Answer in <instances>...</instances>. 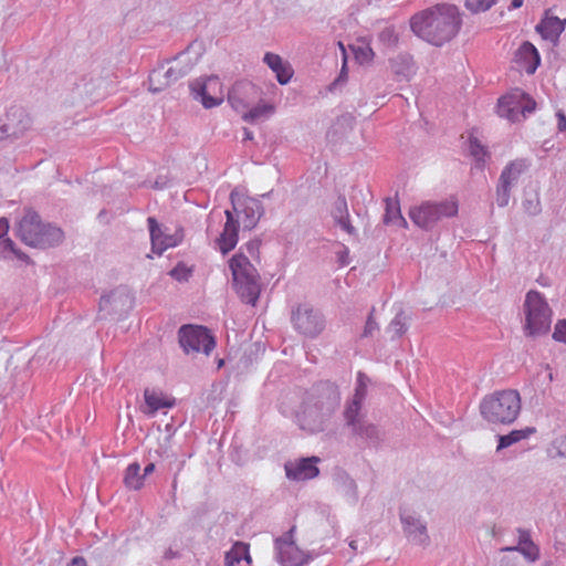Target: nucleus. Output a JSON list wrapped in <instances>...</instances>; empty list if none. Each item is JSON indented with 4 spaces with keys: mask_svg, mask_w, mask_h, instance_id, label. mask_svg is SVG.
<instances>
[{
    "mask_svg": "<svg viewBox=\"0 0 566 566\" xmlns=\"http://www.w3.org/2000/svg\"><path fill=\"white\" fill-rule=\"evenodd\" d=\"M462 25L461 13L454 4H437L416 13L410 20L412 32L423 41L441 46L450 42Z\"/></svg>",
    "mask_w": 566,
    "mask_h": 566,
    "instance_id": "nucleus-1",
    "label": "nucleus"
},
{
    "mask_svg": "<svg viewBox=\"0 0 566 566\" xmlns=\"http://www.w3.org/2000/svg\"><path fill=\"white\" fill-rule=\"evenodd\" d=\"M338 387L331 381H319L305 394L301 411L296 415L300 428L308 433L324 431L327 421L339 407Z\"/></svg>",
    "mask_w": 566,
    "mask_h": 566,
    "instance_id": "nucleus-2",
    "label": "nucleus"
},
{
    "mask_svg": "<svg viewBox=\"0 0 566 566\" xmlns=\"http://www.w3.org/2000/svg\"><path fill=\"white\" fill-rule=\"evenodd\" d=\"M232 210L224 211L227 221L219 238L216 240L222 254L229 253L238 243L239 223L243 229H253L264 214V207L260 199L245 196L238 190L230 193Z\"/></svg>",
    "mask_w": 566,
    "mask_h": 566,
    "instance_id": "nucleus-3",
    "label": "nucleus"
},
{
    "mask_svg": "<svg viewBox=\"0 0 566 566\" xmlns=\"http://www.w3.org/2000/svg\"><path fill=\"white\" fill-rule=\"evenodd\" d=\"M521 397L517 390L506 389L485 396L480 402V413L494 424H511L521 412Z\"/></svg>",
    "mask_w": 566,
    "mask_h": 566,
    "instance_id": "nucleus-4",
    "label": "nucleus"
},
{
    "mask_svg": "<svg viewBox=\"0 0 566 566\" xmlns=\"http://www.w3.org/2000/svg\"><path fill=\"white\" fill-rule=\"evenodd\" d=\"M17 234L27 245L40 249L57 245L64 238L60 228L43 223L38 212L31 209L19 221Z\"/></svg>",
    "mask_w": 566,
    "mask_h": 566,
    "instance_id": "nucleus-5",
    "label": "nucleus"
},
{
    "mask_svg": "<svg viewBox=\"0 0 566 566\" xmlns=\"http://www.w3.org/2000/svg\"><path fill=\"white\" fill-rule=\"evenodd\" d=\"M233 285L241 300L255 305L261 293L260 275L247 255L238 253L229 261Z\"/></svg>",
    "mask_w": 566,
    "mask_h": 566,
    "instance_id": "nucleus-6",
    "label": "nucleus"
},
{
    "mask_svg": "<svg viewBox=\"0 0 566 566\" xmlns=\"http://www.w3.org/2000/svg\"><path fill=\"white\" fill-rule=\"evenodd\" d=\"M523 311L526 335L537 336L548 332L552 323V310L541 292L531 290L526 293Z\"/></svg>",
    "mask_w": 566,
    "mask_h": 566,
    "instance_id": "nucleus-7",
    "label": "nucleus"
},
{
    "mask_svg": "<svg viewBox=\"0 0 566 566\" xmlns=\"http://www.w3.org/2000/svg\"><path fill=\"white\" fill-rule=\"evenodd\" d=\"M458 209V202L453 199L424 201L409 210V218L417 227L431 230L443 218L457 216Z\"/></svg>",
    "mask_w": 566,
    "mask_h": 566,
    "instance_id": "nucleus-8",
    "label": "nucleus"
},
{
    "mask_svg": "<svg viewBox=\"0 0 566 566\" xmlns=\"http://www.w3.org/2000/svg\"><path fill=\"white\" fill-rule=\"evenodd\" d=\"M31 126L32 118L29 113L22 106L12 105L0 117V142L13 143L22 138Z\"/></svg>",
    "mask_w": 566,
    "mask_h": 566,
    "instance_id": "nucleus-9",
    "label": "nucleus"
},
{
    "mask_svg": "<svg viewBox=\"0 0 566 566\" xmlns=\"http://www.w3.org/2000/svg\"><path fill=\"white\" fill-rule=\"evenodd\" d=\"M179 344L185 353H203L209 355L216 347V338L207 327L184 325L178 332Z\"/></svg>",
    "mask_w": 566,
    "mask_h": 566,
    "instance_id": "nucleus-10",
    "label": "nucleus"
},
{
    "mask_svg": "<svg viewBox=\"0 0 566 566\" xmlns=\"http://www.w3.org/2000/svg\"><path fill=\"white\" fill-rule=\"evenodd\" d=\"M291 322L294 329L310 338L318 336L325 328L322 312L310 304H300L292 312Z\"/></svg>",
    "mask_w": 566,
    "mask_h": 566,
    "instance_id": "nucleus-11",
    "label": "nucleus"
},
{
    "mask_svg": "<svg viewBox=\"0 0 566 566\" xmlns=\"http://www.w3.org/2000/svg\"><path fill=\"white\" fill-rule=\"evenodd\" d=\"M535 106L536 103L534 99L524 92L515 90L499 99L497 114L499 116L514 123L533 113Z\"/></svg>",
    "mask_w": 566,
    "mask_h": 566,
    "instance_id": "nucleus-12",
    "label": "nucleus"
},
{
    "mask_svg": "<svg viewBox=\"0 0 566 566\" xmlns=\"http://www.w3.org/2000/svg\"><path fill=\"white\" fill-rule=\"evenodd\" d=\"M193 99L200 102L205 108L219 106L223 102L221 83L218 76L196 80L189 85Z\"/></svg>",
    "mask_w": 566,
    "mask_h": 566,
    "instance_id": "nucleus-13",
    "label": "nucleus"
},
{
    "mask_svg": "<svg viewBox=\"0 0 566 566\" xmlns=\"http://www.w3.org/2000/svg\"><path fill=\"white\" fill-rule=\"evenodd\" d=\"M133 304L134 298L130 292L126 287L120 286L101 297L99 312L104 313V317L107 315L123 317L133 308Z\"/></svg>",
    "mask_w": 566,
    "mask_h": 566,
    "instance_id": "nucleus-14",
    "label": "nucleus"
},
{
    "mask_svg": "<svg viewBox=\"0 0 566 566\" xmlns=\"http://www.w3.org/2000/svg\"><path fill=\"white\" fill-rule=\"evenodd\" d=\"M402 531L407 539L418 546L426 547L430 543L427 522L415 512L400 510L399 512Z\"/></svg>",
    "mask_w": 566,
    "mask_h": 566,
    "instance_id": "nucleus-15",
    "label": "nucleus"
},
{
    "mask_svg": "<svg viewBox=\"0 0 566 566\" xmlns=\"http://www.w3.org/2000/svg\"><path fill=\"white\" fill-rule=\"evenodd\" d=\"M189 71L190 66H180L179 63L167 67L160 65L155 69L148 77L149 91L153 93L161 92L165 87L186 76Z\"/></svg>",
    "mask_w": 566,
    "mask_h": 566,
    "instance_id": "nucleus-16",
    "label": "nucleus"
},
{
    "mask_svg": "<svg viewBox=\"0 0 566 566\" xmlns=\"http://www.w3.org/2000/svg\"><path fill=\"white\" fill-rule=\"evenodd\" d=\"M292 532L293 530L276 538L274 542L276 560L282 566H302L304 562L301 551L292 541Z\"/></svg>",
    "mask_w": 566,
    "mask_h": 566,
    "instance_id": "nucleus-17",
    "label": "nucleus"
},
{
    "mask_svg": "<svg viewBox=\"0 0 566 566\" xmlns=\"http://www.w3.org/2000/svg\"><path fill=\"white\" fill-rule=\"evenodd\" d=\"M319 461L318 457L289 461L284 464L285 475L289 480L297 482L314 479L319 474V469L316 467Z\"/></svg>",
    "mask_w": 566,
    "mask_h": 566,
    "instance_id": "nucleus-18",
    "label": "nucleus"
},
{
    "mask_svg": "<svg viewBox=\"0 0 566 566\" xmlns=\"http://www.w3.org/2000/svg\"><path fill=\"white\" fill-rule=\"evenodd\" d=\"M515 62L527 74H534L541 63L537 49L528 41L522 43L515 53Z\"/></svg>",
    "mask_w": 566,
    "mask_h": 566,
    "instance_id": "nucleus-19",
    "label": "nucleus"
},
{
    "mask_svg": "<svg viewBox=\"0 0 566 566\" xmlns=\"http://www.w3.org/2000/svg\"><path fill=\"white\" fill-rule=\"evenodd\" d=\"M9 231V222L6 218H0V239L7 235ZM0 256L4 260L17 258L18 260L29 263L30 258L15 247V243L6 238L0 240Z\"/></svg>",
    "mask_w": 566,
    "mask_h": 566,
    "instance_id": "nucleus-20",
    "label": "nucleus"
},
{
    "mask_svg": "<svg viewBox=\"0 0 566 566\" xmlns=\"http://www.w3.org/2000/svg\"><path fill=\"white\" fill-rule=\"evenodd\" d=\"M263 62L275 73V77L281 85L291 81L294 71L280 55L268 52L264 54Z\"/></svg>",
    "mask_w": 566,
    "mask_h": 566,
    "instance_id": "nucleus-21",
    "label": "nucleus"
},
{
    "mask_svg": "<svg viewBox=\"0 0 566 566\" xmlns=\"http://www.w3.org/2000/svg\"><path fill=\"white\" fill-rule=\"evenodd\" d=\"M334 483L337 491L346 497V500L356 504L358 501V486L356 481L346 472L338 471L334 475Z\"/></svg>",
    "mask_w": 566,
    "mask_h": 566,
    "instance_id": "nucleus-22",
    "label": "nucleus"
},
{
    "mask_svg": "<svg viewBox=\"0 0 566 566\" xmlns=\"http://www.w3.org/2000/svg\"><path fill=\"white\" fill-rule=\"evenodd\" d=\"M566 20L557 17H545L537 25L536 31L543 39L555 43L565 29Z\"/></svg>",
    "mask_w": 566,
    "mask_h": 566,
    "instance_id": "nucleus-23",
    "label": "nucleus"
},
{
    "mask_svg": "<svg viewBox=\"0 0 566 566\" xmlns=\"http://www.w3.org/2000/svg\"><path fill=\"white\" fill-rule=\"evenodd\" d=\"M144 399L146 408L143 411L149 417H154L163 408H171L175 405L174 399L166 398L163 392L148 388L144 391Z\"/></svg>",
    "mask_w": 566,
    "mask_h": 566,
    "instance_id": "nucleus-24",
    "label": "nucleus"
},
{
    "mask_svg": "<svg viewBox=\"0 0 566 566\" xmlns=\"http://www.w3.org/2000/svg\"><path fill=\"white\" fill-rule=\"evenodd\" d=\"M150 241H151V250L156 254H163L168 248L176 247L178 244V240L174 235H165L164 240L160 241L158 239V234L156 231H159V223L156 218L148 217L147 219Z\"/></svg>",
    "mask_w": 566,
    "mask_h": 566,
    "instance_id": "nucleus-25",
    "label": "nucleus"
},
{
    "mask_svg": "<svg viewBox=\"0 0 566 566\" xmlns=\"http://www.w3.org/2000/svg\"><path fill=\"white\" fill-rule=\"evenodd\" d=\"M241 560L251 565L252 558L250 555V545L248 543L237 541L233 543L231 549L224 555V566H235Z\"/></svg>",
    "mask_w": 566,
    "mask_h": 566,
    "instance_id": "nucleus-26",
    "label": "nucleus"
},
{
    "mask_svg": "<svg viewBox=\"0 0 566 566\" xmlns=\"http://www.w3.org/2000/svg\"><path fill=\"white\" fill-rule=\"evenodd\" d=\"M352 431L354 434L364 439L370 446H378L382 440V433L380 429L376 424L368 423L365 420L355 424L352 428Z\"/></svg>",
    "mask_w": 566,
    "mask_h": 566,
    "instance_id": "nucleus-27",
    "label": "nucleus"
},
{
    "mask_svg": "<svg viewBox=\"0 0 566 566\" xmlns=\"http://www.w3.org/2000/svg\"><path fill=\"white\" fill-rule=\"evenodd\" d=\"M526 168L527 165L524 159L513 160L503 168L499 181L504 182L513 188Z\"/></svg>",
    "mask_w": 566,
    "mask_h": 566,
    "instance_id": "nucleus-28",
    "label": "nucleus"
},
{
    "mask_svg": "<svg viewBox=\"0 0 566 566\" xmlns=\"http://www.w3.org/2000/svg\"><path fill=\"white\" fill-rule=\"evenodd\" d=\"M535 431L536 430L534 427H526L524 429L512 430L507 434L497 436L496 451L499 452L503 449L513 446L514 443H517L522 440L530 438Z\"/></svg>",
    "mask_w": 566,
    "mask_h": 566,
    "instance_id": "nucleus-29",
    "label": "nucleus"
},
{
    "mask_svg": "<svg viewBox=\"0 0 566 566\" xmlns=\"http://www.w3.org/2000/svg\"><path fill=\"white\" fill-rule=\"evenodd\" d=\"M145 478L140 473V465L137 462L130 463L124 474V483L130 490H139L144 485Z\"/></svg>",
    "mask_w": 566,
    "mask_h": 566,
    "instance_id": "nucleus-30",
    "label": "nucleus"
},
{
    "mask_svg": "<svg viewBox=\"0 0 566 566\" xmlns=\"http://www.w3.org/2000/svg\"><path fill=\"white\" fill-rule=\"evenodd\" d=\"M410 317L399 308L387 327V333L391 334V338L402 336L408 329Z\"/></svg>",
    "mask_w": 566,
    "mask_h": 566,
    "instance_id": "nucleus-31",
    "label": "nucleus"
},
{
    "mask_svg": "<svg viewBox=\"0 0 566 566\" xmlns=\"http://www.w3.org/2000/svg\"><path fill=\"white\" fill-rule=\"evenodd\" d=\"M384 223L407 226L406 219L402 217L398 201L390 198L386 199V211L384 214Z\"/></svg>",
    "mask_w": 566,
    "mask_h": 566,
    "instance_id": "nucleus-32",
    "label": "nucleus"
},
{
    "mask_svg": "<svg viewBox=\"0 0 566 566\" xmlns=\"http://www.w3.org/2000/svg\"><path fill=\"white\" fill-rule=\"evenodd\" d=\"M394 73L401 78H409L413 73L412 59L409 55H398L391 61Z\"/></svg>",
    "mask_w": 566,
    "mask_h": 566,
    "instance_id": "nucleus-33",
    "label": "nucleus"
},
{
    "mask_svg": "<svg viewBox=\"0 0 566 566\" xmlns=\"http://www.w3.org/2000/svg\"><path fill=\"white\" fill-rule=\"evenodd\" d=\"M469 151L475 160V167L483 169L485 160L489 157L488 149L479 142L478 138L471 137L469 140Z\"/></svg>",
    "mask_w": 566,
    "mask_h": 566,
    "instance_id": "nucleus-34",
    "label": "nucleus"
},
{
    "mask_svg": "<svg viewBox=\"0 0 566 566\" xmlns=\"http://www.w3.org/2000/svg\"><path fill=\"white\" fill-rule=\"evenodd\" d=\"M363 401L350 399L345 407L344 410V418L346 421V424L350 428H353L355 424L363 421L360 418V410H361Z\"/></svg>",
    "mask_w": 566,
    "mask_h": 566,
    "instance_id": "nucleus-35",
    "label": "nucleus"
},
{
    "mask_svg": "<svg viewBox=\"0 0 566 566\" xmlns=\"http://www.w3.org/2000/svg\"><path fill=\"white\" fill-rule=\"evenodd\" d=\"M378 41L386 49H394L397 46L399 41V33L396 28L391 24H386L378 32Z\"/></svg>",
    "mask_w": 566,
    "mask_h": 566,
    "instance_id": "nucleus-36",
    "label": "nucleus"
},
{
    "mask_svg": "<svg viewBox=\"0 0 566 566\" xmlns=\"http://www.w3.org/2000/svg\"><path fill=\"white\" fill-rule=\"evenodd\" d=\"M350 50L359 64L368 63L374 57V51L368 43H357L350 46Z\"/></svg>",
    "mask_w": 566,
    "mask_h": 566,
    "instance_id": "nucleus-37",
    "label": "nucleus"
},
{
    "mask_svg": "<svg viewBox=\"0 0 566 566\" xmlns=\"http://www.w3.org/2000/svg\"><path fill=\"white\" fill-rule=\"evenodd\" d=\"M274 111L273 106L272 105H269V104H259L254 107H252L245 115H244V119L245 120H251V122H254V120H258L260 118H263V117H268L270 114H272Z\"/></svg>",
    "mask_w": 566,
    "mask_h": 566,
    "instance_id": "nucleus-38",
    "label": "nucleus"
},
{
    "mask_svg": "<svg viewBox=\"0 0 566 566\" xmlns=\"http://www.w3.org/2000/svg\"><path fill=\"white\" fill-rule=\"evenodd\" d=\"M504 551H517L531 562H535L539 558V548L534 543L521 547H506Z\"/></svg>",
    "mask_w": 566,
    "mask_h": 566,
    "instance_id": "nucleus-39",
    "label": "nucleus"
},
{
    "mask_svg": "<svg viewBox=\"0 0 566 566\" xmlns=\"http://www.w3.org/2000/svg\"><path fill=\"white\" fill-rule=\"evenodd\" d=\"M512 187L504 182L497 181L496 185V203L499 207L504 208L509 205L511 198Z\"/></svg>",
    "mask_w": 566,
    "mask_h": 566,
    "instance_id": "nucleus-40",
    "label": "nucleus"
},
{
    "mask_svg": "<svg viewBox=\"0 0 566 566\" xmlns=\"http://www.w3.org/2000/svg\"><path fill=\"white\" fill-rule=\"evenodd\" d=\"M495 0H465V7L472 13H480L488 11Z\"/></svg>",
    "mask_w": 566,
    "mask_h": 566,
    "instance_id": "nucleus-41",
    "label": "nucleus"
},
{
    "mask_svg": "<svg viewBox=\"0 0 566 566\" xmlns=\"http://www.w3.org/2000/svg\"><path fill=\"white\" fill-rule=\"evenodd\" d=\"M348 214L349 213H348L346 198L344 196H339L333 205V209H332L333 219H334V221H336L340 218H345Z\"/></svg>",
    "mask_w": 566,
    "mask_h": 566,
    "instance_id": "nucleus-42",
    "label": "nucleus"
},
{
    "mask_svg": "<svg viewBox=\"0 0 566 566\" xmlns=\"http://www.w3.org/2000/svg\"><path fill=\"white\" fill-rule=\"evenodd\" d=\"M347 81V69H346V59H344L343 67L340 70L339 75L329 84L328 90L334 92L342 87Z\"/></svg>",
    "mask_w": 566,
    "mask_h": 566,
    "instance_id": "nucleus-43",
    "label": "nucleus"
},
{
    "mask_svg": "<svg viewBox=\"0 0 566 566\" xmlns=\"http://www.w3.org/2000/svg\"><path fill=\"white\" fill-rule=\"evenodd\" d=\"M553 338L556 342L566 344V319H559L555 324Z\"/></svg>",
    "mask_w": 566,
    "mask_h": 566,
    "instance_id": "nucleus-44",
    "label": "nucleus"
},
{
    "mask_svg": "<svg viewBox=\"0 0 566 566\" xmlns=\"http://www.w3.org/2000/svg\"><path fill=\"white\" fill-rule=\"evenodd\" d=\"M170 275L179 282L187 281L190 276V270L182 264H178L170 271Z\"/></svg>",
    "mask_w": 566,
    "mask_h": 566,
    "instance_id": "nucleus-45",
    "label": "nucleus"
},
{
    "mask_svg": "<svg viewBox=\"0 0 566 566\" xmlns=\"http://www.w3.org/2000/svg\"><path fill=\"white\" fill-rule=\"evenodd\" d=\"M374 311L375 310L373 308L370 314L367 317L361 337H370L374 334V332L378 329V324L374 319Z\"/></svg>",
    "mask_w": 566,
    "mask_h": 566,
    "instance_id": "nucleus-46",
    "label": "nucleus"
},
{
    "mask_svg": "<svg viewBox=\"0 0 566 566\" xmlns=\"http://www.w3.org/2000/svg\"><path fill=\"white\" fill-rule=\"evenodd\" d=\"M523 207L530 216H537L541 212V203L537 198L525 199L523 201Z\"/></svg>",
    "mask_w": 566,
    "mask_h": 566,
    "instance_id": "nucleus-47",
    "label": "nucleus"
},
{
    "mask_svg": "<svg viewBox=\"0 0 566 566\" xmlns=\"http://www.w3.org/2000/svg\"><path fill=\"white\" fill-rule=\"evenodd\" d=\"M335 223L337 226H339L342 228V230L347 232L349 235H352V237L357 235L356 228L350 223L349 214L346 216L345 218H340V219L336 220Z\"/></svg>",
    "mask_w": 566,
    "mask_h": 566,
    "instance_id": "nucleus-48",
    "label": "nucleus"
},
{
    "mask_svg": "<svg viewBox=\"0 0 566 566\" xmlns=\"http://www.w3.org/2000/svg\"><path fill=\"white\" fill-rule=\"evenodd\" d=\"M337 262L340 266H346L349 264V250L347 247L343 245L342 249L336 253Z\"/></svg>",
    "mask_w": 566,
    "mask_h": 566,
    "instance_id": "nucleus-49",
    "label": "nucleus"
},
{
    "mask_svg": "<svg viewBox=\"0 0 566 566\" xmlns=\"http://www.w3.org/2000/svg\"><path fill=\"white\" fill-rule=\"evenodd\" d=\"M367 395V385L366 382H361V385H356L355 392L352 399L363 401L365 400Z\"/></svg>",
    "mask_w": 566,
    "mask_h": 566,
    "instance_id": "nucleus-50",
    "label": "nucleus"
},
{
    "mask_svg": "<svg viewBox=\"0 0 566 566\" xmlns=\"http://www.w3.org/2000/svg\"><path fill=\"white\" fill-rule=\"evenodd\" d=\"M260 245H261V241L255 239V240H250L248 243H245L244 247H245L248 253L251 256H254L259 253Z\"/></svg>",
    "mask_w": 566,
    "mask_h": 566,
    "instance_id": "nucleus-51",
    "label": "nucleus"
},
{
    "mask_svg": "<svg viewBox=\"0 0 566 566\" xmlns=\"http://www.w3.org/2000/svg\"><path fill=\"white\" fill-rule=\"evenodd\" d=\"M533 541L531 538L530 532L520 528L518 530V545L516 547H521L527 544H532Z\"/></svg>",
    "mask_w": 566,
    "mask_h": 566,
    "instance_id": "nucleus-52",
    "label": "nucleus"
},
{
    "mask_svg": "<svg viewBox=\"0 0 566 566\" xmlns=\"http://www.w3.org/2000/svg\"><path fill=\"white\" fill-rule=\"evenodd\" d=\"M555 448L559 457L566 458V436L555 440Z\"/></svg>",
    "mask_w": 566,
    "mask_h": 566,
    "instance_id": "nucleus-53",
    "label": "nucleus"
},
{
    "mask_svg": "<svg viewBox=\"0 0 566 566\" xmlns=\"http://www.w3.org/2000/svg\"><path fill=\"white\" fill-rule=\"evenodd\" d=\"M557 127L560 132L566 129V115L563 112L557 113Z\"/></svg>",
    "mask_w": 566,
    "mask_h": 566,
    "instance_id": "nucleus-54",
    "label": "nucleus"
},
{
    "mask_svg": "<svg viewBox=\"0 0 566 566\" xmlns=\"http://www.w3.org/2000/svg\"><path fill=\"white\" fill-rule=\"evenodd\" d=\"M69 566H86V560L83 557L76 556L72 558Z\"/></svg>",
    "mask_w": 566,
    "mask_h": 566,
    "instance_id": "nucleus-55",
    "label": "nucleus"
},
{
    "mask_svg": "<svg viewBox=\"0 0 566 566\" xmlns=\"http://www.w3.org/2000/svg\"><path fill=\"white\" fill-rule=\"evenodd\" d=\"M155 464L154 463H148L145 469H144V478H146L148 474L153 473L155 471Z\"/></svg>",
    "mask_w": 566,
    "mask_h": 566,
    "instance_id": "nucleus-56",
    "label": "nucleus"
},
{
    "mask_svg": "<svg viewBox=\"0 0 566 566\" xmlns=\"http://www.w3.org/2000/svg\"><path fill=\"white\" fill-rule=\"evenodd\" d=\"M368 381H369V378L365 374L358 373V375H357V385H361V382H366V385H367Z\"/></svg>",
    "mask_w": 566,
    "mask_h": 566,
    "instance_id": "nucleus-57",
    "label": "nucleus"
},
{
    "mask_svg": "<svg viewBox=\"0 0 566 566\" xmlns=\"http://www.w3.org/2000/svg\"><path fill=\"white\" fill-rule=\"evenodd\" d=\"M523 1L524 0H512L509 9L512 10V9H518L523 6Z\"/></svg>",
    "mask_w": 566,
    "mask_h": 566,
    "instance_id": "nucleus-58",
    "label": "nucleus"
},
{
    "mask_svg": "<svg viewBox=\"0 0 566 566\" xmlns=\"http://www.w3.org/2000/svg\"><path fill=\"white\" fill-rule=\"evenodd\" d=\"M239 87H240V85L234 86V87H233V90L229 93V95H228V99H229V102H231V103H233V102H234V99H235V94H237V92H238Z\"/></svg>",
    "mask_w": 566,
    "mask_h": 566,
    "instance_id": "nucleus-59",
    "label": "nucleus"
},
{
    "mask_svg": "<svg viewBox=\"0 0 566 566\" xmlns=\"http://www.w3.org/2000/svg\"><path fill=\"white\" fill-rule=\"evenodd\" d=\"M253 138V133L249 129H244V139L251 140Z\"/></svg>",
    "mask_w": 566,
    "mask_h": 566,
    "instance_id": "nucleus-60",
    "label": "nucleus"
},
{
    "mask_svg": "<svg viewBox=\"0 0 566 566\" xmlns=\"http://www.w3.org/2000/svg\"><path fill=\"white\" fill-rule=\"evenodd\" d=\"M165 187L164 182H159L158 180L154 184V188L156 189H163Z\"/></svg>",
    "mask_w": 566,
    "mask_h": 566,
    "instance_id": "nucleus-61",
    "label": "nucleus"
},
{
    "mask_svg": "<svg viewBox=\"0 0 566 566\" xmlns=\"http://www.w3.org/2000/svg\"><path fill=\"white\" fill-rule=\"evenodd\" d=\"M156 232L158 234V239L160 241H163L166 234L163 232L161 228L159 227V231H156Z\"/></svg>",
    "mask_w": 566,
    "mask_h": 566,
    "instance_id": "nucleus-62",
    "label": "nucleus"
},
{
    "mask_svg": "<svg viewBox=\"0 0 566 566\" xmlns=\"http://www.w3.org/2000/svg\"><path fill=\"white\" fill-rule=\"evenodd\" d=\"M349 546H350L354 551H356V549H357V545H356V542H355V541H352V542L349 543Z\"/></svg>",
    "mask_w": 566,
    "mask_h": 566,
    "instance_id": "nucleus-63",
    "label": "nucleus"
},
{
    "mask_svg": "<svg viewBox=\"0 0 566 566\" xmlns=\"http://www.w3.org/2000/svg\"><path fill=\"white\" fill-rule=\"evenodd\" d=\"M223 366V359H220L219 363H218V367H222Z\"/></svg>",
    "mask_w": 566,
    "mask_h": 566,
    "instance_id": "nucleus-64",
    "label": "nucleus"
}]
</instances>
